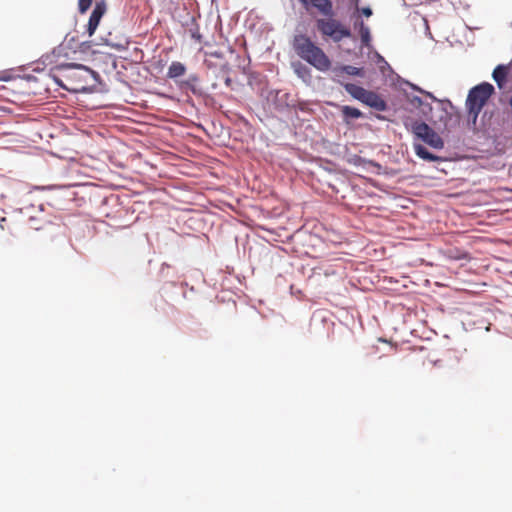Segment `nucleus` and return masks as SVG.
Wrapping results in <instances>:
<instances>
[{"mask_svg": "<svg viewBox=\"0 0 512 512\" xmlns=\"http://www.w3.org/2000/svg\"><path fill=\"white\" fill-rule=\"evenodd\" d=\"M361 12L366 17H370L372 15V10L369 7L362 8Z\"/></svg>", "mask_w": 512, "mask_h": 512, "instance_id": "18", "label": "nucleus"}, {"mask_svg": "<svg viewBox=\"0 0 512 512\" xmlns=\"http://www.w3.org/2000/svg\"><path fill=\"white\" fill-rule=\"evenodd\" d=\"M411 132L423 142L434 149H442L444 141L442 138L425 122L414 121L410 125Z\"/></svg>", "mask_w": 512, "mask_h": 512, "instance_id": "5", "label": "nucleus"}, {"mask_svg": "<svg viewBox=\"0 0 512 512\" xmlns=\"http://www.w3.org/2000/svg\"><path fill=\"white\" fill-rule=\"evenodd\" d=\"M354 27L359 30L361 41L364 45H369L371 41L370 29L363 20H356L354 23Z\"/></svg>", "mask_w": 512, "mask_h": 512, "instance_id": "12", "label": "nucleus"}, {"mask_svg": "<svg viewBox=\"0 0 512 512\" xmlns=\"http://www.w3.org/2000/svg\"><path fill=\"white\" fill-rule=\"evenodd\" d=\"M346 76H364L363 68H358L352 65L336 66L332 69V80L344 87L347 83L344 82Z\"/></svg>", "mask_w": 512, "mask_h": 512, "instance_id": "7", "label": "nucleus"}, {"mask_svg": "<svg viewBox=\"0 0 512 512\" xmlns=\"http://www.w3.org/2000/svg\"><path fill=\"white\" fill-rule=\"evenodd\" d=\"M494 92L495 89L493 85L488 82H483L469 91L466 99V109L469 120L476 123L479 113Z\"/></svg>", "mask_w": 512, "mask_h": 512, "instance_id": "2", "label": "nucleus"}, {"mask_svg": "<svg viewBox=\"0 0 512 512\" xmlns=\"http://www.w3.org/2000/svg\"><path fill=\"white\" fill-rule=\"evenodd\" d=\"M186 67L183 63L179 61H173L167 71V77L170 79H176L185 74Z\"/></svg>", "mask_w": 512, "mask_h": 512, "instance_id": "11", "label": "nucleus"}, {"mask_svg": "<svg viewBox=\"0 0 512 512\" xmlns=\"http://www.w3.org/2000/svg\"><path fill=\"white\" fill-rule=\"evenodd\" d=\"M358 3V0H356V4Z\"/></svg>", "mask_w": 512, "mask_h": 512, "instance_id": "23", "label": "nucleus"}, {"mask_svg": "<svg viewBox=\"0 0 512 512\" xmlns=\"http://www.w3.org/2000/svg\"><path fill=\"white\" fill-rule=\"evenodd\" d=\"M60 68H66L71 70L67 77L73 82V90H80L85 88L87 79L94 76V71L82 64L69 63L60 66Z\"/></svg>", "mask_w": 512, "mask_h": 512, "instance_id": "6", "label": "nucleus"}, {"mask_svg": "<svg viewBox=\"0 0 512 512\" xmlns=\"http://www.w3.org/2000/svg\"><path fill=\"white\" fill-rule=\"evenodd\" d=\"M106 11H107V5H106L105 0L96 1L94 9L90 15V18H89V21L87 24V32H88L89 36H92L95 33V31L100 23V20L103 17V15L106 13Z\"/></svg>", "mask_w": 512, "mask_h": 512, "instance_id": "8", "label": "nucleus"}, {"mask_svg": "<svg viewBox=\"0 0 512 512\" xmlns=\"http://www.w3.org/2000/svg\"><path fill=\"white\" fill-rule=\"evenodd\" d=\"M292 46L296 54L321 72L331 68V60L326 53L317 46L310 37L304 34L295 35Z\"/></svg>", "mask_w": 512, "mask_h": 512, "instance_id": "1", "label": "nucleus"}, {"mask_svg": "<svg viewBox=\"0 0 512 512\" xmlns=\"http://www.w3.org/2000/svg\"><path fill=\"white\" fill-rule=\"evenodd\" d=\"M93 0H78L79 13L85 14L90 8Z\"/></svg>", "mask_w": 512, "mask_h": 512, "instance_id": "17", "label": "nucleus"}, {"mask_svg": "<svg viewBox=\"0 0 512 512\" xmlns=\"http://www.w3.org/2000/svg\"><path fill=\"white\" fill-rule=\"evenodd\" d=\"M295 72L302 79L310 78V70H309V68L306 67L305 65L301 64V63H299L295 67Z\"/></svg>", "mask_w": 512, "mask_h": 512, "instance_id": "15", "label": "nucleus"}, {"mask_svg": "<svg viewBox=\"0 0 512 512\" xmlns=\"http://www.w3.org/2000/svg\"><path fill=\"white\" fill-rule=\"evenodd\" d=\"M191 80H193V81H197V80H198V78H197L196 76H192V77H191Z\"/></svg>", "mask_w": 512, "mask_h": 512, "instance_id": "22", "label": "nucleus"}, {"mask_svg": "<svg viewBox=\"0 0 512 512\" xmlns=\"http://www.w3.org/2000/svg\"><path fill=\"white\" fill-rule=\"evenodd\" d=\"M509 107H510V110H511V113H512V93H511V96H510V99H509Z\"/></svg>", "mask_w": 512, "mask_h": 512, "instance_id": "21", "label": "nucleus"}, {"mask_svg": "<svg viewBox=\"0 0 512 512\" xmlns=\"http://www.w3.org/2000/svg\"><path fill=\"white\" fill-rule=\"evenodd\" d=\"M306 7H313L326 17L334 15L333 3L331 0H301Z\"/></svg>", "mask_w": 512, "mask_h": 512, "instance_id": "9", "label": "nucleus"}, {"mask_svg": "<svg viewBox=\"0 0 512 512\" xmlns=\"http://www.w3.org/2000/svg\"><path fill=\"white\" fill-rule=\"evenodd\" d=\"M425 94H426L428 97L432 98L433 100H435V101L437 100V99H436V98H435V97H434L430 92H425Z\"/></svg>", "mask_w": 512, "mask_h": 512, "instance_id": "20", "label": "nucleus"}, {"mask_svg": "<svg viewBox=\"0 0 512 512\" xmlns=\"http://www.w3.org/2000/svg\"><path fill=\"white\" fill-rule=\"evenodd\" d=\"M231 83H232L231 78L227 77V78L225 79V84H226V86H228V87H229V86H231Z\"/></svg>", "mask_w": 512, "mask_h": 512, "instance_id": "19", "label": "nucleus"}, {"mask_svg": "<svg viewBox=\"0 0 512 512\" xmlns=\"http://www.w3.org/2000/svg\"><path fill=\"white\" fill-rule=\"evenodd\" d=\"M344 89L354 99L359 100L360 102L377 111H385L387 109L385 100L373 91L366 90L356 84H346L344 85Z\"/></svg>", "mask_w": 512, "mask_h": 512, "instance_id": "3", "label": "nucleus"}, {"mask_svg": "<svg viewBox=\"0 0 512 512\" xmlns=\"http://www.w3.org/2000/svg\"><path fill=\"white\" fill-rule=\"evenodd\" d=\"M317 29L322 35L330 37L334 42H339L343 38H349L351 32L343 26L338 20L329 18H320L316 20Z\"/></svg>", "mask_w": 512, "mask_h": 512, "instance_id": "4", "label": "nucleus"}, {"mask_svg": "<svg viewBox=\"0 0 512 512\" xmlns=\"http://www.w3.org/2000/svg\"><path fill=\"white\" fill-rule=\"evenodd\" d=\"M512 67V60L504 65L500 64L495 67L492 73V78L496 82L499 89H503L507 83V77Z\"/></svg>", "mask_w": 512, "mask_h": 512, "instance_id": "10", "label": "nucleus"}, {"mask_svg": "<svg viewBox=\"0 0 512 512\" xmlns=\"http://www.w3.org/2000/svg\"><path fill=\"white\" fill-rule=\"evenodd\" d=\"M412 103H413L414 105H416L417 107H420V108L422 109V111H423V113H424V114H427V111H428V110H429V111H431V110H432V107L430 106V104H428V103H424V102L422 101V99H421V98H419V97H414V98L412 99Z\"/></svg>", "mask_w": 512, "mask_h": 512, "instance_id": "16", "label": "nucleus"}, {"mask_svg": "<svg viewBox=\"0 0 512 512\" xmlns=\"http://www.w3.org/2000/svg\"><path fill=\"white\" fill-rule=\"evenodd\" d=\"M414 150H415L416 155L423 160L433 162V161H439L441 159L440 157L430 153L424 146H422L420 144H415Z\"/></svg>", "mask_w": 512, "mask_h": 512, "instance_id": "13", "label": "nucleus"}, {"mask_svg": "<svg viewBox=\"0 0 512 512\" xmlns=\"http://www.w3.org/2000/svg\"><path fill=\"white\" fill-rule=\"evenodd\" d=\"M341 112L345 120H348L350 118L358 119L363 116L362 112L359 109L348 105L342 106Z\"/></svg>", "mask_w": 512, "mask_h": 512, "instance_id": "14", "label": "nucleus"}]
</instances>
